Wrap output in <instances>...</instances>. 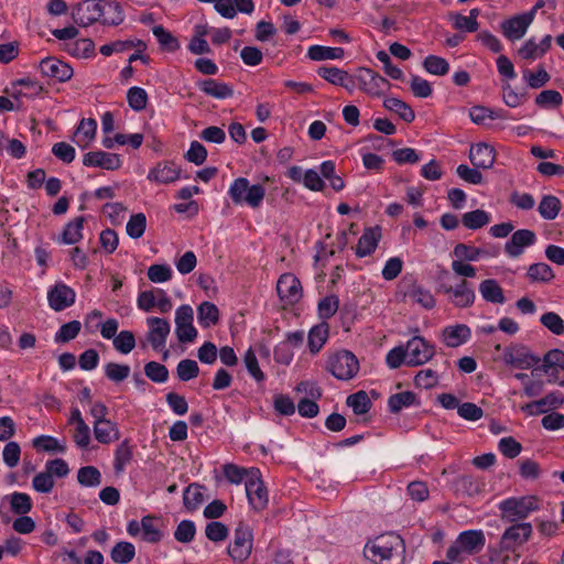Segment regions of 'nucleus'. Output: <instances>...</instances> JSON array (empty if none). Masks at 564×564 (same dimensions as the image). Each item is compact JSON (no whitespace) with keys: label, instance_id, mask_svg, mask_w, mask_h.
<instances>
[{"label":"nucleus","instance_id":"f257e3e1","mask_svg":"<svg viewBox=\"0 0 564 564\" xmlns=\"http://www.w3.org/2000/svg\"><path fill=\"white\" fill-rule=\"evenodd\" d=\"M228 195L236 205L246 204L256 209L259 208L265 195V188L261 184L250 185L246 177L236 178L229 189Z\"/></svg>","mask_w":564,"mask_h":564},{"label":"nucleus","instance_id":"f03ea898","mask_svg":"<svg viewBox=\"0 0 564 564\" xmlns=\"http://www.w3.org/2000/svg\"><path fill=\"white\" fill-rule=\"evenodd\" d=\"M498 507L501 520L510 523H519L539 509L538 498L534 496L511 497L502 500Z\"/></svg>","mask_w":564,"mask_h":564},{"label":"nucleus","instance_id":"7ed1b4c3","mask_svg":"<svg viewBox=\"0 0 564 564\" xmlns=\"http://www.w3.org/2000/svg\"><path fill=\"white\" fill-rule=\"evenodd\" d=\"M253 546V534L251 528L239 522L234 531V539L227 546V554L238 562H245L249 558Z\"/></svg>","mask_w":564,"mask_h":564},{"label":"nucleus","instance_id":"20e7f679","mask_svg":"<svg viewBox=\"0 0 564 564\" xmlns=\"http://www.w3.org/2000/svg\"><path fill=\"white\" fill-rule=\"evenodd\" d=\"M327 369L338 380H350L359 370L356 356L349 350H339L329 356Z\"/></svg>","mask_w":564,"mask_h":564},{"label":"nucleus","instance_id":"39448f33","mask_svg":"<svg viewBox=\"0 0 564 564\" xmlns=\"http://www.w3.org/2000/svg\"><path fill=\"white\" fill-rule=\"evenodd\" d=\"M532 534L530 522L513 523L505 530L499 541V549L495 553L516 552Z\"/></svg>","mask_w":564,"mask_h":564},{"label":"nucleus","instance_id":"423d86ee","mask_svg":"<svg viewBox=\"0 0 564 564\" xmlns=\"http://www.w3.org/2000/svg\"><path fill=\"white\" fill-rule=\"evenodd\" d=\"M246 494L251 508L256 511L263 510L268 505V490L261 479L258 468H250L249 477L245 481Z\"/></svg>","mask_w":564,"mask_h":564},{"label":"nucleus","instance_id":"0eeeda50","mask_svg":"<svg viewBox=\"0 0 564 564\" xmlns=\"http://www.w3.org/2000/svg\"><path fill=\"white\" fill-rule=\"evenodd\" d=\"M102 0H84L73 7L72 19L79 26H88L99 21L105 14Z\"/></svg>","mask_w":564,"mask_h":564},{"label":"nucleus","instance_id":"6e6552de","mask_svg":"<svg viewBox=\"0 0 564 564\" xmlns=\"http://www.w3.org/2000/svg\"><path fill=\"white\" fill-rule=\"evenodd\" d=\"M503 361L508 366L527 370L541 362V358L522 344L509 346L503 351Z\"/></svg>","mask_w":564,"mask_h":564},{"label":"nucleus","instance_id":"1a4fd4ad","mask_svg":"<svg viewBox=\"0 0 564 564\" xmlns=\"http://www.w3.org/2000/svg\"><path fill=\"white\" fill-rule=\"evenodd\" d=\"M193 308L183 304L175 312V334L180 343H192L197 337V329L193 325Z\"/></svg>","mask_w":564,"mask_h":564},{"label":"nucleus","instance_id":"9d476101","mask_svg":"<svg viewBox=\"0 0 564 564\" xmlns=\"http://www.w3.org/2000/svg\"><path fill=\"white\" fill-rule=\"evenodd\" d=\"M406 365L411 367L421 366L435 354L434 345L429 344L423 337L414 336L405 345Z\"/></svg>","mask_w":564,"mask_h":564},{"label":"nucleus","instance_id":"9b49d317","mask_svg":"<svg viewBox=\"0 0 564 564\" xmlns=\"http://www.w3.org/2000/svg\"><path fill=\"white\" fill-rule=\"evenodd\" d=\"M39 69L43 77H47L59 83L69 80L74 74L69 64L53 56L43 58L39 64Z\"/></svg>","mask_w":564,"mask_h":564},{"label":"nucleus","instance_id":"f8f14e48","mask_svg":"<svg viewBox=\"0 0 564 564\" xmlns=\"http://www.w3.org/2000/svg\"><path fill=\"white\" fill-rule=\"evenodd\" d=\"M356 79L359 89L372 96H379L384 88L390 87V83L384 77L370 68H360Z\"/></svg>","mask_w":564,"mask_h":564},{"label":"nucleus","instance_id":"ddd939ff","mask_svg":"<svg viewBox=\"0 0 564 564\" xmlns=\"http://www.w3.org/2000/svg\"><path fill=\"white\" fill-rule=\"evenodd\" d=\"M276 292L282 302L295 304L302 297L301 282L294 274L284 273L278 280Z\"/></svg>","mask_w":564,"mask_h":564},{"label":"nucleus","instance_id":"4468645a","mask_svg":"<svg viewBox=\"0 0 564 564\" xmlns=\"http://www.w3.org/2000/svg\"><path fill=\"white\" fill-rule=\"evenodd\" d=\"M83 164L89 167L116 171L121 167L122 162L119 154L98 150L87 152L83 158Z\"/></svg>","mask_w":564,"mask_h":564},{"label":"nucleus","instance_id":"2eb2a0df","mask_svg":"<svg viewBox=\"0 0 564 564\" xmlns=\"http://www.w3.org/2000/svg\"><path fill=\"white\" fill-rule=\"evenodd\" d=\"M536 241V235L530 229H519L514 231L510 239L505 245V252L510 258L520 257L524 248L534 245Z\"/></svg>","mask_w":564,"mask_h":564},{"label":"nucleus","instance_id":"dca6fc26","mask_svg":"<svg viewBox=\"0 0 564 564\" xmlns=\"http://www.w3.org/2000/svg\"><path fill=\"white\" fill-rule=\"evenodd\" d=\"M75 297V291L64 283H56L47 292L50 307L55 312H61L72 306Z\"/></svg>","mask_w":564,"mask_h":564},{"label":"nucleus","instance_id":"f3484780","mask_svg":"<svg viewBox=\"0 0 564 564\" xmlns=\"http://www.w3.org/2000/svg\"><path fill=\"white\" fill-rule=\"evenodd\" d=\"M438 292H443L445 294H453L455 297L454 304L457 307H469L473 305L475 301V292L470 288V284L466 280H460L455 286L449 285L448 283H441Z\"/></svg>","mask_w":564,"mask_h":564},{"label":"nucleus","instance_id":"a211bd4d","mask_svg":"<svg viewBox=\"0 0 564 564\" xmlns=\"http://www.w3.org/2000/svg\"><path fill=\"white\" fill-rule=\"evenodd\" d=\"M532 23V13H522L511 17L501 23L502 34L509 41L520 40L524 36L528 28Z\"/></svg>","mask_w":564,"mask_h":564},{"label":"nucleus","instance_id":"6ab92c4d","mask_svg":"<svg viewBox=\"0 0 564 564\" xmlns=\"http://www.w3.org/2000/svg\"><path fill=\"white\" fill-rule=\"evenodd\" d=\"M147 323L150 327L148 333L149 343L155 351L162 350L171 330L170 323L160 317H149Z\"/></svg>","mask_w":564,"mask_h":564},{"label":"nucleus","instance_id":"aec40b11","mask_svg":"<svg viewBox=\"0 0 564 564\" xmlns=\"http://www.w3.org/2000/svg\"><path fill=\"white\" fill-rule=\"evenodd\" d=\"M468 158L476 169L488 170L495 163L496 151L491 145L481 142L470 147Z\"/></svg>","mask_w":564,"mask_h":564},{"label":"nucleus","instance_id":"412c9836","mask_svg":"<svg viewBox=\"0 0 564 564\" xmlns=\"http://www.w3.org/2000/svg\"><path fill=\"white\" fill-rule=\"evenodd\" d=\"M456 542L464 553L474 555L484 549L486 538L481 530H467L458 534Z\"/></svg>","mask_w":564,"mask_h":564},{"label":"nucleus","instance_id":"4be33fe9","mask_svg":"<svg viewBox=\"0 0 564 564\" xmlns=\"http://www.w3.org/2000/svg\"><path fill=\"white\" fill-rule=\"evenodd\" d=\"M380 238L381 228L379 226L366 228L355 248L356 256L358 258H364L373 253Z\"/></svg>","mask_w":564,"mask_h":564},{"label":"nucleus","instance_id":"5701e85b","mask_svg":"<svg viewBox=\"0 0 564 564\" xmlns=\"http://www.w3.org/2000/svg\"><path fill=\"white\" fill-rule=\"evenodd\" d=\"M181 177V170L173 162L164 161L156 164L148 175L150 181L162 184L175 182Z\"/></svg>","mask_w":564,"mask_h":564},{"label":"nucleus","instance_id":"b1692460","mask_svg":"<svg viewBox=\"0 0 564 564\" xmlns=\"http://www.w3.org/2000/svg\"><path fill=\"white\" fill-rule=\"evenodd\" d=\"M197 87L205 95L216 99H227L234 96V88L230 85L212 78L199 80Z\"/></svg>","mask_w":564,"mask_h":564},{"label":"nucleus","instance_id":"393cba45","mask_svg":"<svg viewBox=\"0 0 564 564\" xmlns=\"http://www.w3.org/2000/svg\"><path fill=\"white\" fill-rule=\"evenodd\" d=\"M443 337L446 346L455 348L467 343L470 339L471 330L465 324L447 326L443 330Z\"/></svg>","mask_w":564,"mask_h":564},{"label":"nucleus","instance_id":"a878e982","mask_svg":"<svg viewBox=\"0 0 564 564\" xmlns=\"http://www.w3.org/2000/svg\"><path fill=\"white\" fill-rule=\"evenodd\" d=\"M479 292L482 299L489 303L503 304L506 302L503 290L495 279L484 280L479 284Z\"/></svg>","mask_w":564,"mask_h":564},{"label":"nucleus","instance_id":"bb28decb","mask_svg":"<svg viewBox=\"0 0 564 564\" xmlns=\"http://www.w3.org/2000/svg\"><path fill=\"white\" fill-rule=\"evenodd\" d=\"M329 334V325L323 321L313 326L308 332V348L312 354H317L326 343Z\"/></svg>","mask_w":564,"mask_h":564},{"label":"nucleus","instance_id":"cd10ccee","mask_svg":"<svg viewBox=\"0 0 564 564\" xmlns=\"http://www.w3.org/2000/svg\"><path fill=\"white\" fill-rule=\"evenodd\" d=\"M84 216H78L74 220L66 224L58 242L64 245H74L83 238V228L85 223Z\"/></svg>","mask_w":564,"mask_h":564},{"label":"nucleus","instance_id":"c85d7f7f","mask_svg":"<svg viewBox=\"0 0 564 564\" xmlns=\"http://www.w3.org/2000/svg\"><path fill=\"white\" fill-rule=\"evenodd\" d=\"M364 556L375 563L394 564L393 554L376 541H369L364 547Z\"/></svg>","mask_w":564,"mask_h":564},{"label":"nucleus","instance_id":"c756f323","mask_svg":"<svg viewBox=\"0 0 564 564\" xmlns=\"http://www.w3.org/2000/svg\"><path fill=\"white\" fill-rule=\"evenodd\" d=\"M197 319L203 328H209L219 322L218 307L208 301L200 303L197 307Z\"/></svg>","mask_w":564,"mask_h":564},{"label":"nucleus","instance_id":"7c9ffc66","mask_svg":"<svg viewBox=\"0 0 564 564\" xmlns=\"http://www.w3.org/2000/svg\"><path fill=\"white\" fill-rule=\"evenodd\" d=\"M420 405L416 394L412 391L394 393L388 399L389 411L393 414L399 413L403 408Z\"/></svg>","mask_w":564,"mask_h":564},{"label":"nucleus","instance_id":"2f4dec72","mask_svg":"<svg viewBox=\"0 0 564 564\" xmlns=\"http://www.w3.org/2000/svg\"><path fill=\"white\" fill-rule=\"evenodd\" d=\"M383 107L389 111L395 112L400 119L408 123L412 122L415 119V113L411 106L399 98H386L383 101Z\"/></svg>","mask_w":564,"mask_h":564},{"label":"nucleus","instance_id":"473e14b6","mask_svg":"<svg viewBox=\"0 0 564 564\" xmlns=\"http://www.w3.org/2000/svg\"><path fill=\"white\" fill-rule=\"evenodd\" d=\"M344 48L323 45H312L307 50V57L312 61L340 59L344 57Z\"/></svg>","mask_w":564,"mask_h":564},{"label":"nucleus","instance_id":"72a5a7b5","mask_svg":"<svg viewBox=\"0 0 564 564\" xmlns=\"http://www.w3.org/2000/svg\"><path fill=\"white\" fill-rule=\"evenodd\" d=\"M105 4V14L102 15L101 23L104 25H119L124 20V13L119 2L113 0H102Z\"/></svg>","mask_w":564,"mask_h":564},{"label":"nucleus","instance_id":"f704fd0d","mask_svg":"<svg viewBox=\"0 0 564 564\" xmlns=\"http://www.w3.org/2000/svg\"><path fill=\"white\" fill-rule=\"evenodd\" d=\"M97 122L95 119H82L75 132V135L78 137L77 144L86 149L95 138Z\"/></svg>","mask_w":564,"mask_h":564},{"label":"nucleus","instance_id":"c9c22d12","mask_svg":"<svg viewBox=\"0 0 564 564\" xmlns=\"http://www.w3.org/2000/svg\"><path fill=\"white\" fill-rule=\"evenodd\" d=\"M346 404L352 409L356 415H364L369 412L372 406V402L368 397L367 392L359 390L346 399Z\"/></svg>","mask_w":564,"mask_h":564},{"label":"nucleus","instance_id":"e433bc0d","mask_svg":"<svg viewBox=\"0 0 564 564\" xmlns=\"http://www.w3.org/2000/svg\"><path fill=\"white\" fill-rule=\"evenodd\" d=\"M153 35L156 37L161 50L166 52H176L180 47V41L171 32L166 31L162 25H155L152 29Z\"/></svg>","mask_w":564,"mask_h":564},{"label":"nucleus","instance_id":"4c0bfd02","mask_svg":"<svg viewBox=\"0 0 564 564\" xmlns=\"http://www.w3.org/2000/svg\"><path fill=\"white\" fill-rule=\"evenodd\" d=\"M111 560L117 564H127L135 556V547L132 543L121 541L116 543L110 552Z\"/></svg>","mask_w":564,"mask_h":564},{"label":"nucleus","instance_id":"58836bf2","mask_svg":"<svg viewBox=\"0 0 564 564\" xmlns=\"http://www.w3.org/2000/svg\"><path fill=\"white\" fill-rule=\"evenodd\" d=\"M490 223V215L484 209H475L462 216V224L471 230H477Z\"/></svg>","mask_w":564,"mask_h":564},{"label":"nucleus","instance_id":"ea45409f","mask_svg":"<svg viewBox=\"0 0 564 564\" xmlns=\"http://www.w3.org/2000/svg\"><path fill=\"white\" fill-rule=\"evenodd\" d=\"M156 520L153 516H144L141 519V538L148 543H159L162 540V532L154 525Z\"/></svg>","mask_w":564,"mask_h":564},{"label":"nucleus","instance_id":"a19ab883","mask_svg":"<svg viewBox=\"0 0 564 564\" xmlns=\"http://www.w3.org/2000/svg\"><path fill=\"white\" fill-rule=\"evenodd\" d=\"M203 488L204 487L198 484H191L184 489L183 503L187 510L194 511L203 503Z\"/></svg>","mask_w":564,"mask_h":564},{"label":"nucleus","instance_id":"79ce46f5","mask_svg":"<svg viewBox=\"0 0 564 564\" xmlns=\"http://www.w3.org/2000/svg\"><path fill=\"white\" fill-rule=\"evenodd\" d=\"M561 209V200L553 195H545L541 199L538 210L543 219L553 220Z\"/></svg>","mask_w":564,"mask_h":564},{"label":"nucleus","instance_id":"37998d69","mask_svg":"<svg viewBox=\"0 0 564 564\" xmlns=\"http://www.w3.org/2000/svg\"><path fill=\"white\" fill-rule=\"evenodd\" d=\"M33 447L36 449H42L47 453H65L66 444L65 442L59 443V441L50 435H40L32 441Z\"/></svg>","mask_w":564,"mask_h":564},{"label":"nucleus","instance_id":"c03bdc74","mask_svg":"<svg viewBox=\"0 0 564 564\" xmlns=\"http://www.w3.org/2000/svg\"><path fill=\"white\" fill-rule=\"evenodd\" d=\"M77 481L84 487H98L101 484V473L95 466H84L77 471Z\"/></svg>","mask_w":564,"mask_h":564},{"label":"nucleus","instance_id":"a18cd8bd","mask_svg":"<svg viewBox=\"0 0 564 564\" xmlns=\"http://www.w3.org/2000/svg\"><path fill=\"white\" fill-rule=\"evenodd\" d=\"M112 433L117 434L116 425L109 420H100L94 422L95 438L102 444L112 441Z\"/></svg>","mask_w":564,"mask_h":564},{"label":"nucleus","instance_id":"49530a36","mask_svg":"<svg viewBox=\"0 0 564 564\" xmlns=\"http://www.w3.org/2000/svg\"><path fill=\"white\" fill-rule=\"evenodd\" d=\"M527 274L532 282H549L554 278L552 268L545 262L531 264Z\"/></svg>","mask_w":564,"mask_h":564},{"label":"nucleus","instance_id":"de8ad7c7","mask_svg":"<svg viewBox=\"0 0 564 564\" xmlns=\"http://www.w3.org/2000/svg\"><path fill=\"white\" fill-rule=\"evenodd\" d=\"M423 67L427 73L437 76H444L449 70L448 62L437 55L426 56L423 61Z\"/></svg>","mask_w":564,"mask_h":564},{"label":"nucleus","instance_id":"09e8293b","mask_svg":"<svg viewBox=\"0 0 564 564\" xmlns=\"http://www.w3.org/2000/svg\"><path fill=\"white\" fill-rule=\"evenodd\" d=\"M67 52L78 58H88L95 53V43L90 39H80L69 44Z\"/></svg>","mask_w":564,"mask_h":564},{"label":"nucleus","instance_id":"8fccbe9b","mask_svg":"<svg viewBox=\"0 0 564 564\" xmlns=\"http://www.w3.org/2000/svg\"><path fill=\"white\" fill-rule=\"evenodd\" d=\"M143 370L145 377L155 383H164L169 379V369L158 361L147 362Z\"/></svg>","mask_w":564,"mask_h":564},{"label":"nucleus","instance_id":"3c124183","mask_svg":"<svg viewBox=\"0 0 564 564\" xmlns=\"http://www.w3.org/2000/svg\"><path fill=\"white\" fill-rule=\"evenodd\" d=\"M131 369L128 365L108 362L105 366V376L112 382L119 383L130 376Z\"/></svg>","mask_w":564,"mask_h":564},{"label":"nucleus","instance_id":"603ef678","mask_svg":"<svg viewBox=\"0 0 564 564\" xmlns=\"http://www.w3.org/2000/svg\"><path fill=\"white\" fill-rule=\"evenodd\" d=\"M10 508L15 514H26L32 509V500L28 494L13 492L10 495Z\"/></svg>","mask_w":564,"mask_h":564},{"label":"nucleus","instance_id":"864d4df0","mask_svg":"<svg viewBox=\"0 0 564 564\" xmlns=\"http://www.w3.org/2000/svg\"><path fill=\"white\" fill-rule=\"evenodd\" d=\"M523 78L530 88L539 89L550 82L551 76L543 66H540L536 72L524 70Z\"/></svg>","mask_w":564,"mask_h":564},{"label":"nucleus","instance_id":"5fc2aeb1","mask_svg":"<svg viewBox=\"0 0 564 564\" xmlns=\"http://www.w3.org/2000/svg\"><path fill=\"white\" fill-rule=\"evenodd\" d=\"M113 347L117 351L127 355L135 347V337L131 330H121L113 339Z\"/></svg>","mask_w":564,"mask_h":564},{"label":"nucleus","instance_id":"6e6d98bb","mask_svg":"<svg viewBox=\"0 0 564 564\" xmlns=\"http://www.w3.org/2000/svg\"><path fill=\"white\" fill-rule=\"evenodd\" d=\"M127 101L131 109L141 111L147 107L148 94L143 88L133 86L127 93Z\"/></svg>","mask_w":564,"mask_h":564},{"label":"nucleus","instance_id":"4d7b16f0","mask_svg":"<svg viewBox=\"0 0 564 564\" xmlns=\"http://www.w3.org/2000/svg\"><path fill=\"white\" fill-rule=\"evenodd\" d=\"M145 228L147 217L143 213L133 214L126 226L127 234L132 239L142 237Z\"/></svg>","mask_w":564,"mask_h":564},{"label":"nucleus","instance_id":"13d9d810","mask_svg":"<svg viewBox=\"0 0 564 564\" xmlns=\"http://www.w3.org/2000/svg\"><path fill=\"white\" fill-rule=\"evenodd\" d=\"M177 378L181 381H189L199 375V367L193 359H183L176 367Z\"/></svg>","mask_w":564,"mask_h":564},{"label":"nucleus","instance_id":"bf43d9fd","mask_svg":"<svg viewBox=\"0 0 564 564\" xmlns=\"http://www.w3.org/2000/svg\"><path fill=\"white\" fill-rule=\"evenodd\" d=\"M196 527L192 520H182L174 531V538L180 543H189L194 540Z\"/></svg>","mask_w":564,"mask_h":564},{"label":"nucleus","instance_id":"052dcab7","mask_svg":"<svg viewBox=\"0 0 564 564\" xmlns=\"http://www.w3.org/2000/svg\"><path fill=\"white\" fill-rule=\"evenodd\" d=\"M317 75L336 86L343 84V80L347 78V72L335 66H321L317 69Z\"/></svg>","mask_w":564,"mask_h":564},{"label":"nucleus","instance_id":"680f3d73","mask_svg":"<svg viewBox=\"0 0 564 564\" xmlns=\"http://www.w3.org/2000/svg\"><path fill=\"white\" fill-rule=\"evenodd\" d=\"M376 57L383 65V72L386 75L394 80H403L404 74L398 66L392 64L391 57L386 51H378Z\"/></svg>","mask_w":564,"mask_h":564},{"label":"nucleus","instance_id":"e2e57ef3","mask_svg":"<svg viewBox=\"0 0 564 564\" xmlns=\"http://www.w3.org/2000/svg\"><path fill=\"white\" fill-rule=\"evenodd\" d=\"M228 528L219 521H210L206 524L205 535L215 543L225 541L228 536Z\"/></svg>","mask_w":564,"mask_h":564},{"label":"nucleus","instance_id":"0e129e2a","mask_svg":"<svg viewBox=\"0 0 564 564\" xmlns=\"http://www.w3.org/2000/svg\"><path fill=\"white\" fill-rule=\"evenodd\" d=\"M540 323L554 335H562L564 333V321L554 312L544 313L540 318Z\"/></svg>","mask_w":564,"mask_h":564},{"label":"nucleus","instance_id":"69168bd1","mask_svg":"<svg viewBox=\"0 0 564 564\" xmlns=\"http://www.w3.org/2000/svg\"><path fill=\"white\" fill-rule=\"evenodd\" d=\"M562 101V95L553 89L543 90L535 97V104L542 108L558 107Z\"/></svg>","mask_w":564,"mask_h":564},{"label":"nucleus","instance_id":"338daca9","mask_svg":"<svg viewBox=\"0 0 564 564\" xmlns=\"http://www.w3.org/2000/svg\"><path fill=\"white\" fill-rule=\"evenodd\" d=\"M453 256L457 260L473 262L479 260L480 252L477 247L459 242L454 247Z\"/></svg>","mask_w":564,"mask_h":564},{"label":"nucleus","instance_id":"774afa93","mask_svg":"<svg viewBox=\"0 0 564 564\" xmlns=\"http://www.w3.org/2000/svg\"><path fill=\"white\" fill-rule=\"evenodd\" d=\"M184 159L195 165H202L207 159V150L200 142L192 141Z\"/></svg>","mask_w":564,"mask_h":564}]
</instances>
